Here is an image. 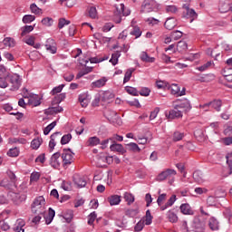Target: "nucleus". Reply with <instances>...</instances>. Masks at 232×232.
<instances>
[{"label":"nucleus","mask_w":232,"mask_h":232,"mask_svg":"<svg viewBox=\"0 0 232 232\" xmlns=\"http://www.w3.org/2000/svg\"><path fill=\"white\" fill-rule=\"evenodd\" d=\"M31 210L34 215L44 216L46 213V199H44V197L39 196L35 198L31 205Z\"/></svg>","instance_id":"obj_1"},{"label":"nucleus","mask_w":232,"mask_h":232,"mask_svg":"<svg viewBox=\"0 0 232 232\" xmlns=\"http://www.w3.org/2000/svg\"><path fill=\"white\" fill-rule=\"evenodd\" d=\"M159 10V4L155 0H144L141 4L140 14H151Z\"/></svg>","instance_id":"obj_2"},{"label":"nucleus","mask_w":232,"mask_h":232,"mask_svg":"<svg viewBox=\"0 0 232 232\" xmlns=\"http://www.w3.org/2000/svg\"><path fill=\"white\" fill-rule=\"evenodd\" d=\"M7 79L11 92H17L21 88V76L18 74L7 75Z\"/></svg>","instance_id":"obj_3"},{"label":"nucleus","mask_w":232,"mask_h":232,"mask_svg":"<svg viewBox=\"0 0 232 232\" xmlns=\"http://www.w3.org/2000/svg\"><path fill=\"white\" fill-rule=\"evenodd\" d=\"M7 197L10 200H12V202H14V204H16V205H19L22 202H24V200H26V194L14 192L12 190H10L7 193Z\"/></svg>","instance_id":"obj_4"},{"label":"nucleus","mask_w":232,"mask_h":232,"mask_svg":"<svg viewBox=\"0 0 232 232\" xmlns=\"http://www.w3.org/2000/svg\"><path fill=\"white\" fill-rule=\"evenodd\" d=\"M73 152H72V149H64L63 152L62 153V160L63 164V168L66 166H70L73 162Z\"/></svg>","instance_id":"obj_5"},{"label":"nucleus","mask_w":232,"mask_h":232,"mask_svg":"<svg viewBox=\"0 0 232 232\" xmlns=\"http://www.w3.org/2000/svg\"><path fill=\"white\" fill-rule=\"evenodd\" d=\"M175 175H177V170L173 169H167L158 175L156 180H158V182H162L163 180H166V179H171V177H175Z\"/></svg>","instance_id":"obj_6"},{"label":"nucleus","mask_w":232,"mask_h":232,"mask_svg":"<svg viewBox=\"0 0 232 232\" xmlns=\"http://www.w3.org/2000/svg\"><path fill=\"white\" fill-rule=\"evenodd\" d=\"M23 94L24 99H29L28 100L29 104H32L33 106L41 105V100H38V96L37 95L32 96V94L28 93V90L26 88L23 89Z\"/></svg>","instance_id":"obj_7"},{"label":"nucleus","mask_w":232,"mask_h":232,"mask_svg":"<svg viewBox=\"0 0 232 232\" xmlns=\"http://www.w3.org/2000/svg\"><path fill=\"white\" fill-rule=\"evenodd\" d=\"M45 48L50 53H57V43H55V40H53V38H48L46 40Z\"/></svg>","instance_id":"obj_8"},{"label":"nucleus","mask_w":232,"mask_h":232,"mask_svg":"<svg viewBox=\"0 0 232 232\" xmlns=\"http://www.w3.org/2000/svg\"><path fill=\"white\" fill-rule=\"evenodd\" d=\"M50 164L54 169H57V168L61 166V152H56L52 155Z\"/></svg>","instance_id":"obj_9"},{"label":"nucleus","mask_w":232,"mask_h":232,"mask_svg":"<svg viewBox=\"0 0 232 232\" xmlns=\"http://www.w3.org/2000/svg\"><path fill=\"white\" fill-rule=\"evenodd\" d=\"M192 229L195 232H203L206 229V225L200 219L195 218L192 223Z\"/></svg>","instance_id":"obj_10"},{"label":"nucleus","mask_w":232,"mask_h":232,"mask_svg":"<svg viewBox=\"0 0 232 232\" xmlns=\"http://www.w3.org/2000/svg\"><path fill=\"white\" fill-rule=\"evenodd\" d=\"M182 110H179L177 105H174V109L169 111V119H182Z\"/></svg>","instance_id":"obj_11"},{"label":"nucleus","mask_w":232,"mask_h":232,"mask_svg":"<svg viewBox=\"0 0 232 232\" xmlns=\"http://www.w3.org/2000/svg\"><path fill=\"white\" fill-rule=\"evenodd\" d=\"M181 110L182 113H188L191 110V102L188 99L183 100L180 103L176 104Z\"/></svg>","instance_id":"obj_12"},{"label":"nucleus","mask_w":232,"mask_h":232,"mask_svg":"<svg viewBox=\"0 0 232 232\" xmlns=\"http://www.w3.org/2000/svg\"><path fill=\"white\" fill-rule=\"evenodd\" d=\"M100 96L102 102H110L115 98V94L110 91L103 92Z\"/></svg>","instance_id":"obj_13"},{"label":"nucleus","mask_w":232,"mask_h":232,"mask_svg":"<svg viewBox=\"0 0 232 232\" xmlns=\"http://www.w3.org/2000/svg\"><path fill=\"white\" fill-rule=\"evenodd\" d=\"M73 182L78 188H86V179L81 177L80 175L73 176Z\"/></svg>","instance_id":"obj_14"},{"label":"nucleus","mask_w":232,"mask_h":232,"mask_svg":"<svg viewBox=\"0 0 232 232\" xmlns=\"http://www.w3.org/2000/svg\"><path fill=\"white\" fill-rule=\"evenodd\" d=\"M110 150L111 151H116L121 155H124V153H126V149H124V147L121 143H112L110 147Z\"/></svg>","instance_id":"obj_15"},{"label":"nucleus","mask_w":232,"mask_h":232,"mask_svg":"<svg viewBox=\"0 0 232 232\" xmlns=\"http://www.w3.org/2000/svg\"><path fill=\"white\" fill-rule=\"evenodd\" d=\"M179 209L183 215H195V211H193V208L188 203L181 204Z\"/></svg>","instance_id":"obj_16"},{"label":"nucleus","mask_w":232,"mask_h":232,"mask_svg":"<svg viewBox=\"0 0 232 232\" xmlns=\"http://www.w3.org/2000/svg\"><path fill=\"white\" fill-rule=\"evenodd\" d=\"M193 179L195 182H198V184H204V182H206V178L204 176V173H202V171L200 170H196L193 173Z\"/></svg>","instance_id":"obj_17"},{"label":"nucleus","mask_w":232,"mask_h":232,"mask_svg":"<svg viewBox=\"0 0 232 232\" xmlns=\"http://www.w3.org/2000/svg\"><path fill=\"white\" fill-rule=\"evenodd\" d=\"M128 30L130 32V35H132L133 37H135V39H139V37L142 35V31L140 30V27L137 25L131 26Z\"/></svg>","instance_id":"obj_18"},{"label":"nucleus","mask_w":232,"mask_h":232,"mask_svg":"<svg viewBox=\"0 0 232 232\" xmlns=\"http://www.w3.org/2000/svg\"><path fill=\"white\" fill-rule=\"evenodd\" d=\"M106 117L111 122H115V121H119L118 124H121V118H119V115H117L115 111H109L106 113Z\"/></svg>","instance_id":"obj_19"},{"label":"nucleus","mask_w":232,"mask_h":232,"mask_svg":"<svg viewBox=\"0 0 232 232\" xmlns=\"http://www.w3.org/2000/svg\"><path fill=\"white\" fill-rule=\"evenodd\" d=\"M0 186L5 188V189H14V188H17V186L12 182L9 179H4L0 182Z\"/></svg>","instance_id":"obj_20"},{"label":"nucleus","mask_w":232,"mask_h":232,"mask_svg":"<svg viewBox=\"0 0 232 232\" xmlns=\"http://www.w3.org/2000/svg\"><path fill=\"white\" fill-rule=\"evenodd\" d=\"M208 106H211L217 111H220V108L222 107V101H220V100H214L213 102H210L203 105V108H206Z\"/></svg>","instance_id":"obj_21"},{"label":"nucleus","mask_w":232,"mask_h":232,"mask_svg":"<svg viewBox=\"0 0 232 232\" xmlns=\"http://www.w3.org/2000/svg\"><path fill=\"white\" fill-rule=\"evenodd\" d=\"M164 26L167 30H173L177 26V19L175 17H170L166 20Z\"/></svg>","instance_id":"obj_22"},{"label":"nucleus","mask_w":232,"mask_h":232,"mask_svg":"<svg viewBox=\"0 0 232 232\" xmlns=\"http://www.w3.org/2000/svg\"><path fill=\"white\" fill-rule=\"evenodd\" d=\"M78 101L81 103L82 108H86L88 104H90V99H88L87 93L80 94Z\"/></svg>","instance_id":"obj_23"},{"label":"nucleus","mask_w":232,"mask_h":232,"mask_svg":"<svg viewBox=\"0 0 232 232\" xmlns=\"http://www.w3.org/2000/svg\"><path fill=\"white\" fill-rule=\"evenodd\" d=\"M116 10L120 15H123L125 17L130 15V14H131V11H130V9H126V7L124 6V4H120L116 7Z\"/></svg>","instance_id":"obj_24"},{"label":"nucleus","mask_w":232,"mask_h":232,"mask_svg":"<svg viewBox=\"0 0 232 232\" xmlns=\"http://www.w3.org/2000/svg\"><path fill=\"white\" fill-rule=\"evenodd\" d=\"M208 226L212 231H218L220 225L218 220L215 218H210L208 220Z\"/></svg>","instance_id":"obj_25"},{"label":"nucleus","mask_w":232,"mask_h":232,"mask_svg":"<svg viewBox=\"0 0 232 232\" xmlns=\"http://www.w3.org/2000/svg\"><path fill=\"white\" fill-rule=\"evenodd\" d=\"M107 200L110 203V206H119V204H121V196L111 195Z\"/></svg>","instance_id":"obj_26"},{"label":"nucleus","mask_w":232,"mask_h":232,"mask_svg":"<svg viewBox=\"0 0 232 232\" xmlns=\"http://www.w3.org/2000/svg\"><path fill=\"white\" fill-rule=\"evenodd\" d=\"M106 82H108V79H106V77H103L100 80L92 82V88H102V86L106 85Z\"/></svg>","instance_id":"obj_27"},{"label":"nucleus","mask_w":232,"mask_h":232,"mask_svg":"<svg viewBox=\"0 0 232 232\" xmlns=\"http://www.w3.org/2000/svg\"><path fill=\"white\" fill-rule=\"evenodd\" d=\"M55 217V210H53L52 208H49V212L47 216H44V218L45 220V224H52L53 218Z\"/></svg>","instance_id":"obj_28"},{"label":"nucleus","mask_w":232,"mask_h":232,"mask_svg":"<svg viewBox=\"0 0 232 232\" xmlns=\"http://www.w3.org/2000/svg\"><path fill=\"white\" fill-rule=\"evenodd\" d=\"M167 218L172 224H177V222H179V216H177V214H175V212H173L172 210H169L167 212Z\"/></svg>","instance_id":"obj_29"},{"label":"nucleus","mask_w":232,"mask_h":232,"mask_svg":"<svg viewBox=\"0 0 232 232\" xmlns=\"http://www.w3.org/2000/svg\"><path fill=\"white\" fill-rule=\"evenodd\" d=\"M59 135H61V132H54L51 135V140L49 141V148L51 150V151H53L56 143H55V139H57V137H59Z\"/></svg>","instance_id":"obj_30"},{"label":"nucleus","mask_w":232,"mask_h":232,"mask_svg":"<svg viewBox=\"0 0 232 232\" xmlns=\"http://www.w3.org/2000/svg\"><path fill=\"white\" fill-rule=\"evenodd\" d=\"M42 144H43V139L42 138H36V139H34L31 141V148L33 150H39V148H41Z\"/></svg>","instance_id":"obj_31"},{"label":"nucleus","mask_w":232,"mask_h":232,"mask_svg":"<svg viewBox=\"0 0 232 232\" xmlns=\"http://www.w3.org/2000/svg\"><path fill=\"white\" fill-rule=\"evenodd\" d=\"M140 59L143 63H155V57H150L146 52L141 53Z\"/></svg>","instance_id":"obj_32"},{"label":"nucleus","mask_w":232,"mask_h":232,"mask_svg":"<svg viewBox=\"0 0 232 232\" xmlns=\"http://www.w3.org/2000/svg\"><path fill=\"white\" fill-rule=\"evenodd\" d=\"M119 57H121V52L117 51L111 54V58L110 59V63H111L112 66H115L119 63Z\"/></svg>","instance_id":"obj_33"},{"label":"nucleus","mask_w":232,"mask_h":232,"mask_svg":"<svg viewBox=\"0 0 232 232\" xmlns=\"http://www.w3.org/2000/svg\"><path fill=\"white\" fill-rule=\"evenodd\" d=\"M3 44L8 48H14L15 46V40L12 37H6L4 39Z\"/></svg>","instance_id":"obj_34"},{"label":"nucleus","mask_w":232,"mask_h":232,"mask_svg":"<svg viewBox=\"0 0 232 232\" xmlns=\"http://www.w3.org/2000/svg\"><path fill=\"white\" fill-rule=\"evenodd\" d=\"M199 81L200 82H211V81H215V74H205L199 79Z\"/></svg>","instance_id":"obj_35"},{"label":"nucleus","mask_w":232,"mask_h":232,"mask_svg":"<svg viewBox=\"0 0 232 232\" xmlns=\"http://www.w3.org/2000/svg\"><path fill=\"white\" fill-rule=\"evenodd\" d=\"M126 217H130L131 218L137 217L139 215V208H129L125 211Z\"/></svg>","instance_id":"obj_36"},{"label":"nucleus","mask_w":232,"mask_h":232,"mask_svg":"<svg viewBox=\"0 0 232 232\" xmlns=\"http://www.w3.org/2000/svg\"><path fill=\"white\" fill-rule=\"evenodd\" d=\"M124 198L128 206H131L135 202V197L130 193L125 192Z\"/></svg>","instance_id":"obj_37"},{"label":"nucleus","mask_w":232,"mask_h":232,"mask_svg":"<svg viewBox=\"0 0 232 232\" xmlns=\"http://www.w3.org/2000/svg\"><path fill=\"white\" fill-rule=\"evenodd\" d=\"M102 61H108V57H104V58L92 57V58H90L89 60H85V64H88V63L97 64L98 63H102Z\"/></svg>","instance_id":"obj_38"},{"label":"nucleus","mask_w":232,"mask_h":232,"mask_svg":"<svg viewBox=\"0 0 232 232\" xmlns=\"http://www.w3.org/2000/svg\"><path fill=\"white\" fill-rule=\"evenodd\" d=\"M133 72H135L134 68L128 69L125 72L123 83L126 84V82H129L130 79H131V75L133 74Z\"/></svg>","instance_id":"obj_39"},{"label":"nucleus","mask_w":232,"mask_h":232,"mask_svg":"<svg viewBox=\"0 0 232 232\" xmlns=\"http://www.w3.org/2000/svg\"><path fill=\"white\" fill-rule=\"evenodd\" d=\"M178 52H186L188 50V43L185 41H179L177 44Z\"/></svg>","instance_id":"obj_40"},{"label":"nucleus","mask_w":232,"mask_h":232,"mask_svg":"<svg viewBox=\"0 0 232 232\" xmlns=\"http://www.w3.org/2000/svg\"><path fill=\"white\" fill-rule=\"evenodd\" d=\"M127 148L129 151H133L134 153L140 151V148H139V145H137V143L134 142L127 144Z\"/></svg>","instance_id":"obj_41"},{"label":"nucleus","mask_w":232,"mask_h":232,"mask_svg":"<svg viewBox=\"0 0 232 232\" xmlns=\"http://www.w3.org/2000/svg\"><path fill=\"white\" fill-rule=\"evenodd\" d=\"M88 142L89 146H99V144H101V139H99L97 136H93L89 138Z\"/></svg>","instance_id":"obj_42"},{"label":"nucleus","mask_w":232,"mask_h":232,"mask_svg":"<svg viewBox=\"0 0 232 232\" xmlns=\"http://www.w3.org/2000/svg\"><path fill=\"white\" fill-rule=\"evenodd\" d=\"M172 95H177L179 97V92H180V87L177 83H172L169 87Z\"/></svg>","instance_id":"obj_43"},{"label":"nucleus","mask_w":232,"mask_h":232,"mask_svg":"<svg viewBox=\"0 0 232 232\" xmlns=\"http://www.w3.org/2000/svg\"><path fill=\"white\" fill-rule=\"evenodd\" d=\"M214 195L217 198H224L226 197V190L222 188H217Z\"/></svg>","instance_id":"obj_44"},{"label":"nucleus","mask_w":232,"mask_h":232,"mask_svg":"<svg viewBox=\"0 0 232 232\" xmlns=\"http://www.w3.org/2000/svg\"><path fill=\"white\" fill-rule=\"evenodd\" d=\"M56 126H57V121H53L51 124H49L47 127L44 128V134L48 135L50 131H52Z\"/></svg>","instance_id":"obj_45"},{"label":"nucleus","mask_w":232,"mask_h":232,"mask_svg":"<svg viewBox=\"0 0 232 232\" xmlns=\"http://www.w3.org/2000/svg\"><path fill=\"white\" fill-rule=\"evenodd\" d=\"M30 32H34V26L33 25H25L22 27V37H24L26 34H30Z\"/></svg>","instance_id":"obj_46"},{"label":"nucleus","mask_w":232,"mask_h":232,"mask_svg":"<svg viewBox=\"0 0 232 232\" xmlns=\"http://www.w3.org/2000/svg\"><path fill=\"white\" fill-rule=\"evenodd\" d=\"M151 222H153V216H151V212L150 210H147L145 216V224L146 226H150Z\"/></svg>","instance_id":"obj_47"},{"label":"nucleus","mask_w":232,"mask_h":232,"mask_svg":"<svg viewBox=\"0 0 232 232\" xmlns=\"http://www.w3.org/2000/svg\"><path fill=\"white\" fill-rule=\"evenodd\" d=\"M165 12H167V14H177L179 8H177V5H167L165 7Z\"/></svg>","instance_id":"obj_48"},{"label":"nucleus","mask_w":232,"mask_h":232,"mask_svg":"<svg viewBox=\"0 0 232 232\" xmlns=\"http://www.w3.org/2000/svg\"><path fill=\"white\" fill-rule=\"evenodd\" d=\"M125 91L127 92V93H129L130 95H133L134 97H137V95H139V92L136 88L127 86L125 87Z\"/></svg>","instance_id":"obj_49"},{"label":"nucleus","mask_w":232,"mask_h":232,"mask_svg":"<svg viewBox=\"0 0 232 232\" xmlns=\"http://www.w3.org/2000/svg\"><path fill=\"white\" fill-rule=\"evenodd\" d=\"M33 21H35V16L34 15L25 14L23 17V23H24L25 24L33 23Z\"/></svg>","instance_id":"obj_50"},{"label":"nucleus","mask_w":232,"mask_h":232,"mask_svg":"<svg viewBox=\"0 0 232 232\" xmlns=\"http://www.w3.org/2000/svg\"><path fill=\"white\" fill-rule=\"evenodd\" d=\"M184 139V133L180 131H175L173 134V141L179 142V140H182Z\"/></svg>","instance_id":"obj_51"},{"label":"nucleus","mask_w":232,"mask_h":232,"mask_svg":"<svg viewBox=\"0 0 232 232\" xmlns=\"http://www.w3.org/2000/svg\"><path fill=\"white\" fill-rule=\"evenodd\" d=\"M197 12H195L193 9H188V11H187V17H190V23H193V21H195V19H197Z\"/></svg>","instance_id":"obj_52"},{"label":"nucleus","mask_w":232,"mask_h":232,"mask_svg":"<svg viewBox=\"0 0 232 232\" xmlns=\"http://www.w3.org/2000/svg\"><path fill=\"white\" fill-rule=\"evenodd\" d=\"M96 218H97V213L95 211L92 212L88 216V224H89V226H93V222H95Z\"/></svg>","instance_id":"obj_53"},{"label":"nucleus","mask_w":232,"mask_h":232,"mask_svg":"<svg viewBox=\"0 0 232 232\" xmlns=\"http://www.w3.org/2000/svg\"><path fill=\"white\" fill-rule=\"evenodd\" d=\"M212 64H213V62L208 61L206 63H204L203 65L198 67L197 70H198V72H206V70H208V68L211 67Z\"/></svg>","instance_id":"obj_54"},{"label":"nucleus","mask_w":232,"mask_h":232,"mask_svg":"<svg viewBox=\"0 0 232 232\" xmlns=\"http://www.w3.org/2000/svg\"><path fill=\"white\" fill-rule=\"evenodd\" d=\"M70 21L66 20L64 18H60L59 22H58V28L61 30L63 28H64V26H67L68 24H70Z\"/></svg>","instance_id":"obj_55"},{"label":"nucleus","mask_w":232,"mask_h":232,"mask_svg":"<svg viewBox=\"0 0 232 232\" xmlns=\"http://www.w3.org/2000/svg\"><path fill=\"white\" fill-rule=\"evenodd\" d=\"M72 140V134H65L61 139V144L64 146V144H68Z\"/></svg>","instance_id":"obj_56"},{"label":"nucleus","mask_w":232,"mask_h":232,"mask_svg":"<svg viewBox=\"0 0 232 232\" xmlns=\"http://www.w3.org/2000/svg\"><path fill=\"white\" fill-rule=\"evenodd\" d=\"M7 155H8V157H18L19 156V149H17V148L10 149L7 151Z\"/></svg>","instance_id":"obj_57"},{"label":"nucleus","mask_w":232,"mask_h":232,"mask_svg":"<svg viewBox=\"0 0 232 232\" xmlns=\"http://www.w3.org/2000/svg\"><path fill=\"white\" fill-rule=\"evenodd\" d=\"M8 76L0 77V88H8Z\"/></svg>","instance_id":"obj_58"},{"label":"nucleus","mask_w":232,"mask_h":232,"mask_svg":"<svg viewBox=\"0 0 232 232\" xmlns=\"http://www.w3.org/2000/svg\"><path fill=\"white\" fill-rule=\"evenodd\" d=\"M217 198L215 194L214 196H208L207 198V204H208L209 206H215L217 204Z\"/></svg>","instance_id":"obj_59"},{"label":"nucleus","mask_w":232,"mask_h":232,"mask_svg":"<svg viewBox=\"0 0 232 232\" xmlns=\"http://www.w3.org/2000/svg\"><path fill=\"white\" fill-rule=\"evenodd\" d=\"M170 37L174 39V41H179L180 37H182V32L180 31H175L170 34Z\"/></svg>","instance_id":"obj_60"},{"label":"nucleus","mask_w":232,"mask_h":232,"mask_svg":"<svg viewBox=\"0 0 232 232\" xmlns=\"http://www.w3.org/2000/svg\"><path fill=\"white\" fill-rule=\"evenodd\" d=\"M89 17H91V19H96L97 18V8L92 6L89 9Z\"/></svg>","instance_id":"obj_61"},{"label":"nucleus","mask_w":232,"mask_h":232,"mask_svg":"<svg viewBox=\"0 0 232 232\" xmlns=\"http://www.w3.org/2000/svg\"><path fill=\"white\" fill-rule=\"evenodd\" d=\"M61 188L62 189H64V191H72V183L68 181H63Z\"/></svg>","instance_id":"obj_62"},{"label":"nucleus","mask_w":232,"mask_h":232,"mask_svg":"<svg viewBox=\"0 0 232 232\" xmlns=\"http://www.w3.org/2000/svg\"><path fill=\"white\" fill-rule=\"evenodd\" d=\"M42 24L44 26H52L53 24V19L50 17H45L42 20Z\"/></svg>","instance_id":"obj_63"},{"label":"nucleus","mask_w":232,"mask_h":232,"mask_svg":"<svg viewBox=\"0 0 232 232\" xmlns=\"http://www.w3.org/2000/svg\"><path fill=\"white\" fill-rule=\"evenodd\" d=\"M101 160L107 164H113V156H101Z\"/></svg>","instance_id":"obj_64"}]
</instances>
